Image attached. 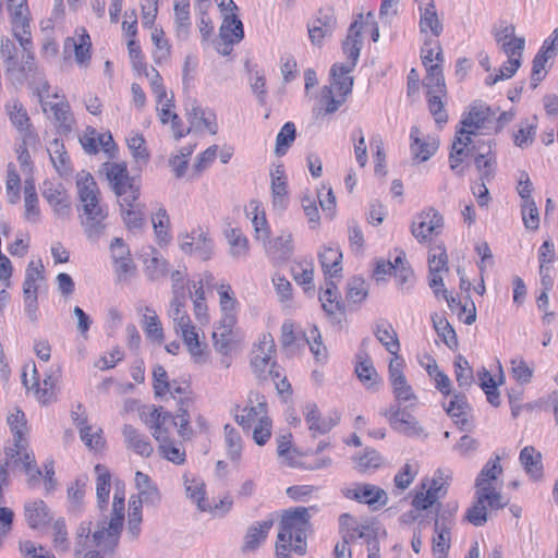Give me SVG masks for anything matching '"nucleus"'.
<instances>
[{"label":"nucleus","instance_id":"nucleus-1","mask_svg":"<svg viewBox=\"0 0 558 558\" xmlns=\"http://www.w3.org/2000/svg\"><path fill=\"white\" fill-rule=\"evenodd\" d=\"M362 15H357L351 23L347 38L342 43L343 53L348 61L344 64L336 63L331 66V84L322 89V101L326 113L336 112L351 94L354 78L350 73L356 66L362 49Z\"/></svg>","mask_w":558,"mask_h":558},{"label":"nucleus","instance_id":"nucleus-2","mask_svg":"<svg viewBox=\"0 0 558 558\" xmlns=\"http://www.w3.org/2000/svg\"><path fill=\"white\" fill-rule=\"evenodd\" d=\"M81 225L92 241H97L106 229L107 209L100 204V191L94 177L82 170L76 174Z\"/></svg>","mask_w":558,"mask_h":558},{"label":"nucleus","instance_id":"nucleus-3","mask_svg":"<svg viewBox=\"0 0 558 558\" xmlns=\"http://www.w3.org/2000/svg\"><path fill=\"white\" fill-rule=\"evenodd\" d=\"M313 509L314 507H295L283 512L276 542L277 555L287 557L288 550L299 555L306 553V537L311 530L310 511Z\"/></svg>","mask_w":558,"mask_h":558},{"label":"nucleus","instance_id":"nucleus-4","mask_svg":"<svg viewBox=\"0 0 558 558\" xmlns=\"http://www.w3.org/2000/svg\"><path fill=\"white\" fill-rule=\"evenodd\" d=\"M102 170L109 181L110 187L120 203H133L138 201L141 186L135 177L129 174L125 162H105Z\"/></svg>","mask_w":558,"mask_h":558},{"label":"nucleus","instance_id":"nucleus-5","mask_svg":"<svg viewBox=\"0 0 558 558\" xmlns=\"http://www.w3.org/2000/svg\"><path fill=\"white\" fill-rule=\"evenodd\" d=\"M499 460L498 456L495 459L488 460L475 480L474 496L481 500H486L492 510L502 509L507 505V502L502 501L501 493L494 485L495 481L502 473Z\"/></svg>","mask_w":558,"mask_h":558},{"label":"nucleus","instance_id":"nucleus-6","mask_svg":"<svg viewBox=\"0 0 558 558\" xmlns=\"http://www.w3.org/2000/svg\"><path fill=\"white\" fill-rule=\"evenodd\" d=\"M275 352L276 345L272 336L263 333L251 352V367L258 379L266 380L271 377L275 380L280 377V373L275 368L276 362L272 361Z\"/></svg>","mask_w":558,"mask_h":558},{"label":"nucleus","instance_id":"nucleus-7","mask_svg":"<svg viewBox=\"0 0 558 558\" xmlns=\"http://www.w3.org/2000/svg\"><path fill=\"white\" fill-rule=\"evenodd\" d=\"M124 493H120L117 487L113 496L112 512L108 526H106V522H102L101 526L99 525L93 534L94 542L97 546L105 544L110 547L117 546L124 521Z\"/></svg>","mask_w":558,"mask_h":558},{"label":"nucleus","instance_id":"nucleus-8","mask_svg":"<svg viewBox=\"0 0 558 558\" xmlns=\"http://www.w3.org/2000/svg\"><path fill=\"white\" fill-rule=\"evenodd\" d=\"M41 195L51 206L54 216L59 219H69L72 214L71 196L62 183L45 180L40 186Z\"/></svg>","mask_w":558,"mask_h":558},{"label":"nucleus","instance_id":"nucleus-9","mask_svg":"<svg viewBox=\"0 0 558 558\" xmlns=\"http://www.w3.org/2000/svg\"><path fill=\"white\" fill-rule=\"evenodd\" d=\"M337 17L332 8H322L307 24L308 37L313 45L322 46L326 37H331L337 28Z\"/></svg>","mask_w":558,"mask_h":558},{"label":"nucleus","instance_id":"nucleus-10","mask_svg":"<svg viewBox=\"0 0 558 558\" xmlns=\"http://www.w3.org/2000/svg\"><path fill=\"white\" fill-rule=\"evenodd\" d=\"M442 223V216L435 208H429L415 217L411 226V233L422 243L427 241L432 234H437Z\"/></svg>","mask_w":558,"mask_h":558},{"label":"nucleus","instance_id":"nucleus-11","mask_svg":"<svg viewBox=\"0 0 558 558\" xmlns=\"http://www.w3.org/2000/svg\"><path fill=\"white\" fill-rule=\"evenodd\" d=\"M344 496L361 504H366L373 509L386 506L388 502L387 493L373 484H355L343 492Z\"/></svg>","mask_w":558,"mask_h":558},{"label":"nucleus","instance_id":"nucleus-12","mask_svg":"<svg viewBox=\"0 0 558 558\" xmlns=\"http://www.w3.org/2000/svg\"><path fill=\"white\" fill-rule=\"evenodd\" d=\"M555 244L553 241L546 240L538 248V272L541 278V286L545 288V290H551L555 283Z\"/></svg>","mask_w":558,"mask_h":558},{"label":"nucleus","instance_id":"nucleus-13","mask_svg":"<svg viewBox=\"0 0 558 558\" xmlns=\"http://www.w3.org/2000/svg\"><path fill=\"white\" fill-rule=\"evenodd\" d=\"M558 40V28H555L548 39H546L541 47L539 51L533 60L531 73V86L536 88L538 83L545 77L547 61L555 54V46Z\"/></svg>","mask_w":558,"mask_h":558},{"label":"nucleus","instance_id":"nucleus-14","mask_svg":"<svg viewBox=\"0 0 558 558\" xmlns=\"http://www.w3.org/2000/svg\"><path fill=\"white\" fill-rule=\"evenodd\" d=\"M264 416H267V402L264 396L251 392L248 404L242 409L241 414H235V421L243 429L248 430L254 422H259Z\"/></svg>","mask_w":558,"mask_h":558},{"label":"nucleus","instance_id":"nucleus-15","mask_svg":"<svg viewBox=\"0 0 558 558\" xmlns=\"http://www.w3.org/2000/svg\"><path fill=\"white\" fill-rule=\"evenodd\" d=\"M180 247L185 254H193L202 260H208L213 254V241L202 231H192L180 242Z\"/></svg>","mask_w":558,"mask_h":558},{"label":"nucleus","instance_id":"nucleus-16","mask_svg":"<svg viewBox=\"0 0 558 558\" xmlns=\"http://www.w3.org/2000/svg\"><path fill=\"white\" fill-rule=\"evenodd\" d=\"M477 149L470 134H458L456 131L454 141L452 143L449 155L450 168L459 175L464 173V167H460L464 158L469 155L473 156V151Z\"/></svg>","mask_w":558,"mask_h":558},{"label":"nucleus","instance_id":"nucleus-17","mask_svg":"<svg viewBox=\"0 0 558 558\" xmlns=\"http://www.w3.org/2000/svg\"><path fill=\"white\" fill-rule=\"evenodd\" d=\"M266 254L276 264H282L293 254V236L291 233H282L271 241L264 243Z\"/></svg>","mask_w":558,"mask_h":558},{"label":"nucleus","instance_id":"nucleus-18","mask_svg":"<svg viewBox=\"0 0 558 558\" xmlns=\"http://www.w3.org/2000/svg\"><path fill=\"white\" fill-rule=\"evenodd\" d=\"M381 414L389 421L391 427L399 433L413 434L421 429L415 417L407 409L391 405Z\"/></svg>","mask_w":558,"mask_h":558},{"label":"nucleus","instance_id":"nucleus-19","mask_svg":"<svg viewBox=\"0 0 558 558\" xmlns=\"http://www.w3.org/2000/svg\"><path fill=\"white\" fill-rule=\"evenodd\" d=\"M24 518L27 522V525L33 530L45 527L52 520L50 509L41 499H35L25 502Z\"/></svg>","mask_w":558,"mask_h":558},{"label":"nucleus","instance_id":"nucleus-20","mask_svg":"<svg viewBox=\"0 0 558 558\" xmlns=\"http://www.w3.org/2000/svg\"><path fill=\"white\" fill-rule=\"evenodd\" d=\"M490 109L482 105H474L466 114H463L460 121L461 126L457 129L458 134L476 135L477 130L484 128L488 119Z\"/></svg>","mask_w":558,"mask_h":558},{"label":"nucleus","instance_id":"nucleus-21","mask_svg":"<svg viewBox=\"0 0 558 558\" xmlns=\"http://www.w3.org/2000/svg\"><path fill=\"white\" fill-rule=\"evenodd\" d=\"M122 435L125 447L133 450L136 454L147 458L153 453L154 448L148 436L141 433L134 426L125 424L122 428Z\"/></svg>","mask_w":558,"mask_h":558},{"label":"nucleus","instance_id":"nucleus-22","mask_svg":"<svg viewBox=\"0 0 558 558\" xmlns=\"http://www.w3.org/2000/svg\"><path fill=\"white\" fill-rule=\"evenodd\" d=\"M9 12L11 13V24L14 37L17 39L23 50H28V48L32 47L28 8Z\"/></svg>","mask_w":558,"mask_h":558},{"label":"nucleus","instance_id":"nucleus-23","mask_svg":"<svg viewBox=\"0 0 558 558\" xmlns=\"http://www.w3.org/2000/svg\"><path fill=\"white\" fill-rule=\"evenodd\" d=\"M305 421L308 429L315 437L317 434H326L339 422V416L323 417L315 403H307L304 409Z\"/></svg>","mask_w":558,"mask_h":558},{"label":"nucleus","instance_id":"nucleus-24","mask_svg":"<svg viewBox=\"0 0 558 558\" xmlns=\"http://www.w3.org/2000/svg\"><path fill=\"white\" fill-rule=\"evenodd\" d=\"M274 525V519H267L260 522L253 523L246 531L244 536L242 551H255L262 543L265 542L270 529Z\"/></svg>","mask_w":558,"mask_h":558},{"label":"nucleus","instance_id":"nucleus-25","mask_svg":"<svg viewBox=\"0 0 558 558\" xmlns=\"http://www.w3.org/2000/svg\"><path fill=\"white\" fill-rule=\"evenodd\" d=\"M271 177V195L275 209L282 211L289 203L288 184L282 166H277L270 173Z\"/></svg>","mask_w":558,"mask_h":558},{"label":"nucleus","instance_id":"nucleus-26","mask_svg":"<svg viewBox=\"0 0 558 558\" xmlns=\"http://www.w3.org/2000/svg\"><path fill=\"white\" fill-rule=\"evenodd\" d=\"M121 216L128 230L140 232L145 225V205L135 201L133 203H120Z\"/></svg>","mask_w":558,"mask_h":558},{"label":"nucleus","instance_id":"nucleus-27","mask_svg":"<svg viewBox=\"0 0 558 558\" xmlns=\"http://www.w3.org/2000/svg\"><path fill=\"white\" fill-rule=\"evenodd\" d=\"M359 362L355 365V373L361 383L369 390H378L380 379L377 371L375 369L372 360L367 354H359Z\"/></svg>","mask_w":558,"mask_h":558},{"label":"nucleus","instance_id":"nucleus-28","mask_svg":"<svg viewBox=\"0 0 558 558\" xmlns=\"http://www.w3.org/2000/svg\"><path fill=\"white\" fill-rule=\"evenodd\" d=\"M519 460L531 478L536 481L543 476L542 454L533 446L524 447Z\"/></svg>","mask_w":558,"mask_h":558},{"label":"nucleus","instance_id":"nucleus-29","mask_svg":"<svg viewBox=\"0 0 558 558\" xmlns=\"http://www.w3.org/2000/svg\"><path fill=\"white\" fill-rule=\"evenodd\" d=\"M420 31L426 34L430 31L432 35L438 37L442 32V23L438 17L435 2L430 0L424 8H420Z\"/></svg>","mask_w":558,"mask_h":558},{"label":"nucleus","instance_id":"nucleus-30","mask_svg":"<svg viewBox=\"0 0 558 558\" xmlns=\"http://www.w3.org/2000/svg\"><path fill=\"white\" fill-rule=\"evenodd\" d=\"M90 37L83 29V33L78 35L77 39L66 38L64 43V50L68 51L73 49L75 52V60L80 65H87L90 60Z\"/></svg>","mask_w":558,"mask_h":558},{"label":"nucleus","instance_id":"nucleus-31","mask_svg":"<svg viewBox=\"0 0 558 558\" xmlns=\"http://www.w3.org/2000/svg\"><path fill=\"white\" fill-rule=\"evenodd\" d=\"M319 301L328 316H333L337 313L344 314V304L338 300V288L331 280L326 281V288L320 293Z\"/></svg>","mask_w":558,"mask_h":558},{"label":"nucleus","instance_id":"nucleus-32","mask_svg":"<svg viewBox=\"0 0 558 558\" xmlns=\"http://www.w3.org/2000/svg\"><path fill=\"white\" fill-rule=\"evenodd\" d=\"M192 403L191 399H180L179 400V409L177 414L174 415L178 427V434L183 441L191 440L195 434L194 429L191 426V415L189 413V407Z\"/></svg>","mask_w":558,"mask_h":558},{"label":"nucleus","instance_id":"nucleus-33","mask_svg":"<svg viewBox=\"0 0 558 558\" xmlns=\"http://www.w3.org/2000/svg\"><path fill=\"white\" fill-rule=\"evenodd\" d=\"M421 131L417 126H412L410 137H411V150L415 158L421 161L428 160L437 150L438 145L435 141L426 142L422 141Z\"/></svg>","mask_w":558,"mask_h":558},{"label":"nucleus","instance_id":"nucleus-34","mask_svg":"<svg viewBox=\"0 0 558 558\" xmlns=\"http://www.w3.org/2000/svg\"><path fill=\"white\" fill-rule=\"evenodd\" d=\"M220 37L229 45L238 44L243 39V24L236 15L232 14L225 17L220 26Z\"/></svg>","mask_w":558,"mask_h":558},{"label":"nucleus","instance_id":"nucleus-35","mask_svg":"<svg viewBox=\"0 0 558 558\" xmlns=\"http://www.w3.org/2000/svg\"><path fill=\"white\" fill-rule=\"evenodd\" d=\"M374 333L377 340L386 348L389 353L396 354L399 352V339L391 324L384 320L378 322L375 326Z\"/></svg>","mask_w":558,"mask_h":558},{"label":"nucleus","instance_id":"nucleus-36","mask_svg":"<svg viewBox=\"0 0 558 558\" xmlns=\"http://www.w3.org/2000/svg\"><path fill=\"white\" fill-rule=\"evenodd\" d=\"M40 102L45 112L49 109L53 113V118L60 129L64 132L71 131L73 117L68 102L61 101L52 104L47 101L44 102L43 100H40Z\"/></svg>","mask_w":558,"mask_h":558},{"label":"nucleus","instance_id":"nucleus-37","mask_svg":"<svg viewBox=\"0 0 558 558\" xmlns=\"http://www.w3.org/2000/svg\"><path fill=\"white\" fill-rule=\"evenodd\" d=\"M318 257L322 268L326 275H329L330 277L339 276L342 270V253L339 248L325 247L324 251L319 253Z\"/></svg>","mask_w":558,"mask_h":558},{"label":"nucleus","instance_id":"nucleus-38","mask_svg":"<svg viewBox=\"0 0 558 558\" xmlns=\"http://www.w3.org/2000/svg\"><path fill=\"white\" fill-rule=\"evenodd\" d=\"M95 472L97 474L96 495L98 507L104 509L109 500L111 475L109 470L102 464H97L95 466Z\"/></svg>","mask_w":558,"mask_h":558},{"label":"nucleus","instance_id":"nucleus-39","mask_svg":"<svg viewBox=\"0 0 558 558\" xmlns=\"http://www.w3.org/2000/svg\"><path fill=\"white\" fill-rule=\"evenodd\" d=\"M0 54L5 68V75L12 77L17 69V47L13 40L8 37H2L0 40Z\"/></svg>","mask_w":558,"mask_h":558},{"label":"nucleus","instance_id":"nucleus-40","mask_svg":"<svg viewBox=\"0 0 558 558\" xmlns=\"http://www.w3.org/2000/svg\"><path fill=\"white\" fill-rule=\"evenodd\" d=\"M226 238L230 245V255L239 259L248 254V240L238 228L226 230Z\"/></svg>","mask_w":558,"mask_h":558},{"label":"nucleus","instance_id":"nucleus-41","mask_svg":"<svg viewBox=\"0 0 558 558\" xmlns=\"http://www.w3.org/2000/svg\"><path fill=\"white\" fill-rule=\"evenodd\" d=\"M474 163L480 172L481 181H490L494 178L496 159L492 156L489 146L484 150L478 148V153L474 158Z\"/></svg>","mask_w":558,"mask_h":558},{"label":"nucleus","instance_id":"nucleus-42","mask_svg":"<svg viewBox=\"0 0 558 558\" xmlns=\"http://www.w3.org/2000/svg\"><path fill=\"white\" fill-rule=\"evenodd\" d=\"M48 153L53 167L60 174H65L70 171V158L64 150L62 141L54 138L48 147Z\"/></svg>","mask_w":558,"mask_h":558},{"label":"nucleus","instance_id":"nucleus-43","mask_svg":"<svg viewBox=\"0 0 558 558\" xmlns=\"http://www.w3.org/2000/svg\"><path fill=\"white\" fill-rule=\"evenodd\" d=\"M432 322L435 331L437 332L438 337L442 340V342L449 349H456L458 347V338L453 327L449 324V322L438 314H434L432 316Z\"/></svg>","mask_w":558,"mask_h":558},{"label":"nucleus","instance_id":"nucleus-44","mask_svg":"<svg viewBox=\"0 0 558 558\" xmlns=\"http://www.w3.org/2000/svg\"><path fill=\"white\" fill-rule=\"evenodd\" d=\"M214 279L213 275L209 272H205L204 277L196 283H193V288L195 289L193 304H194V315L198 320L207 319V305L205 302V293L203 286L204 283H209Z\"/></svg>","mask_w":558,"mask_h":558},{"label":"nucleus","instance_id":"nucleus-45","mask_svg":"<svg viewBox=\"0 0 558 558\" xmlns=\"http://www.w3.org/2000/svg\"><path fill=\"white\" fill-rule=\"evenodd\" d=\"M426 71L427 75L424 78V86L427 89V94H447L441 65L439 63L429 65Z\"/></svg>","mask_w":558,"mask_h":558},{"label":"nucleus","instance_id":"nucleus-46","mask_svg":"<svg viewBox=\"0 0 558 558\" xmlns=\"http://www.w3.org/2000/svg\"><path fill=\"white\" fill-rule=\"evenodd\" d=\"M452 398L447 407H445L446 412L451 417L457 418L456 423L460 424L462 427L468 423L465 418V412L470 408L466 397L462 392H452Z\"/></svg>","mask_w":558,"mask_h":558},{"label":"nucleus","instance_id":"nucleus-47","mask_svg":"<svg viewBox=\"0 0 558 558\" xmlns=\"http://www.w3.org/2000/svg\"><path fill=\"white\" fill-rule=\"evenodd\" d=\"M486 500H481L474 496L472 505L464 514V520L474 526H483L488 520Z\"/></svg>","mask_w":558,"mask_h":558},{"label":"nucleus","instance_id":"nucleus-48","mask_svg":"<svg viewBox=\"0 0 558 558\" xmlns=\"http://www.w3.org/2000/svg\"><path fill=\"white\" fill-rule=\"evenodd\" d=\"M343 536H347L348 541L362 538L367 544V548L373 546V549H376L379 544L377 539V530L368 523L353 525Z\"/></svg>","mask_w":558,"mask_h":558},{"label":"nucleus","instance_id":"nucleus-49","mask_svg":"<svg viewBox=\"0 0 558 558\" xmlns=\"http://www.w3.org/2000/svg\"><path fill=\"white\" fill-rule=\"evenodd\" d=\"M195 145H187L178 151V154L171 156L168 160V165L174 173L175 178H182L187 169L189 158L193 154Z\"/></svg>","mask_w":558,"mask_h":558},{"label":"nucleus","instance_id":"nucleus-50","mask_svg":"<svg viewBox=\"0 0 558 558\" xmlns=\"http://www.w3.org/2000/svg\"><path fill=\"white\" fill-rule=\"evenodd\" d=\"M146 313L143 318V328L144 331L150 340H156L158 342L163 341V330L161 327V323L156 315L155 311L150 307H145Z\"/></svg>","mask_w":558,"mask_h":558},{"label":"nucleus","instance_id":"nucleus-51","mask_svg":"<svg viewBox=\"0 0 558 558\" xmlns=\"http://www.w3.org/2000/svg\"><path fill=\"white\" fill-rule=\"evenodd\" d=\"M225 442L228 457L232 461H239L242 452V439L239 432L230 424L225 425Z\"/></svg>","mask_w":558,"mask_h":558},{"label":"nucleus","instance_id":"nucleus-52","mask_svg":"<svg viewBox=\"0 0 558 558\" xmlns=\"http://www.w3.org/2000/svg\"><path fill=\"white\" fill-rule=\"evenodd\" d=\"M454 374L460 388L469 389L472 386L474 381L473 369L462 355H458L454 360Z\"/></svg>","mask_w":558,"mask_h":558},{"label":"nucleus","instance_id":"nucleus-53","mask_svg":"<svg viewBox=\"0 0 558 558\" xmlns=\"http://www.w3.org/2000/svg\"><path fill=\"white\" fill-rule=\"evenodd\" d=\"M174 22L178 35L186 36L189 33L190 22V0H179L174 3Z\"/></svg>","mask_w":558,"mask_h":558},{"label":"nucleus","instance_id":"nucleus-54","mask_svg":"<svg viewBox=\"0 0 558 558\" xmlns=\"http://www.w3.org/2000/svg\"><path fill=\"white\" fill-rule=\"evenodd\" d=\"M7 111L10 121L17 130L24 131L29 128V117L21 102L14 100L12 104H8Z\"/></svg>","mask_w":558,"mask_h":558},{"label":"nucleus","instance_id":"nucleus-55","mask_svg":"<svg viewBox=\"0 0 558 558\" xmlns=\"http://www.w3.org/2000/svg\"><path fill=\"white\" fill-rule=\"evenodd\" d=\"M421 58L424 66L427 69L429 65H434L433 61L436 60L437 63H441L444 61L442 49L437 40H433L426 38L424 40V45L421 51Z\"/></svg>","mask_w":558,"mask_h":558},{"label":"nucleus","instance_id":"nucleus-56","mask_svg":"<svg viewBox=\"0 0 558 558\" xmlns=\"http://www.w3.org/2000/svg\"><path fill=\"white\" fill-rule=\"evenodd\" d=\"M295 125L292 122H287L281 128L276 137V154L282 156L287 153L288 148L295 140Z\"/></svg>","mask_w":558,"mask_h":558},{"label":"nucleus","instance_id":"nucleus-57","mask_svg":"<svg viewBox=\"0 0 558 558\" xmlns=\"http://www.w3.org/2000/svg\"><path fill=\"white\" fill-rule=\"evenodd\" d=\"M447 94H427V102L430 114L434 117L435 122L439 125L446 124L448 121V114L445 110L442 97Z\"/></svg>","mask_w":558,"mask_h":558},{"label":"nucleus","instance_id":"nucleus-58","mask_svg":"<svg viewBox=\"0 0 558 558\" xmlns=\"http://www.w3.org/2000/svg\"><path fill=\"white\" fill-rule=\"evenodd\" d=\"M356 469L360 472H366L371 469H377L381 464V457L375 449L366 448L360 456H355Z\"/></svg>","mask_w":558,"mask_h":558},{"label":"nucleus","instance_id":"nucleus-59","mask_svg":"<svg viewBox=\"0 0 558 558\" xmlns=\"http://www.w3.org/2000/svg\"><path fill=\"white\" fill-rule=\"evenodd\" d=\"M169 271V263L165 258L154 256L146 262L145 272L150 281H157L167 276Z\"/></svg>","mask_w":558,"mask_h":558},{"label":"nucleus","instance_id":"nucleus-60","mask_svg":"<svg viewBox=\"0 0 558 558\" xmlns=\"http://www.w3.org/2000/svg\"><path fill=\"white\" fill-rule=\"evenodd\" d=\"M20 186H21V179L19 173L16 172L14 166L12 163L8 167V174H7V195L8 201L10 204H16L20 201Z\"/></svg>","mask_w":558,"mask_h":558},{"label":"nucleus","instance_id":"nucleus-61","mask_svg":"<svg viewBox=\"0 0 558 558\" xmlns=\"http://www.w3.org/2000/svg\"><path fill=\"white\" fill-rule=\"evenodd\" d=\"M306 342L310 345L311 352L314 354L317 361H323L327 357V349L322 343V336L316 326H313L307 335Z\"/></svg>","mask_w":558,"mask_h":558},{"label":"nucleus","instance_id":"nucleus-62","mask_svg":"<svg viewBox=\"0 0 558 558\" xmlns=\"http://www.w3.org/2000/svg\"><path fill=\"white\" fill-rule=\"evenodd\" d=\"M367 296V288L363 278L353 277L348 282L347 299L353 303H361Z\"/></svg>","mask_w":558,"mask_h":558},{"label":"nucleus","instance_id":"nucleus-63","mask_svg":"<svg viewBox=\"0 0 558 558\" xmlns=\"http://www.w3.org/2000/svg\"><path fill=\"white\" fill-rule=\"evenodd\" d=\"M523 223L526 229L536 230L539 226L538 209L534 199H527L521 205Z\"/></svg>","mask_w":558,"mask_h":558},{"label":"nucleus","instance_id":"nucleus-64","mask_svg":"<svg viewBox=\"0 0 558 558\" xmlns=\"http://www.w3.org/2000/svg\"><path fill=\"white\" fill-rule=\"evenodd\" d=\"M126 143H128L129 149L132 153L133 158L137 162H140V161L147 162L149 155H148V151L145 146V140L141 134L135 133V134L131 135L126 140Z\"/></svg>","mask_w":558,"mask_h":558}]
</instances>
